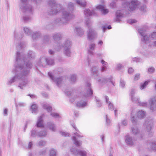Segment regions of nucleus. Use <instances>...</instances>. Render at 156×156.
<instances>
[{
  "mask_svg": "<svg viewBox=\"0 0 156 156\" xmlns=\"http://www.w3.org/2000/svg\"><path fill=\"white\" fill-rule=\"evenodd\" d=\"M27 59H25L26 65L24 66L23 64H21V69L19 72V76H16L18 79H20L21 81L19 84L18 87L21 89L27 86L29 81L27 77V76L29 73V69L32 66V65L29 61L27 62Z\"/></svg>",
  "mask_w": 156,
  "mask_h": 156,
  "instance_id": "nucleus-1",
  "label": "nucleus"
},
{
  "mask_svg": "<svg viewBox=\"0 0 156 156\" xmlns=\"http://www.w3.org/2000/svg\"><path fill=\"white\" fill-rule=\"evenodd\" d=\"M87 91L85 95L81 94H78L77 95L75 96V99L71 98L70 101L73 102L75 100H79L76 103V106L80 107H83L87 105L86 101L87 97H89L93 94V93L92 89L91 87V84L87 83L86 84Z\"/></svg>",
  "mask_w": 156,
  "mask_h": 156,
  "instance_id": "nucleus-2",
  "label": "nucleus"
},
{
  "mask_svg": "<svg viewBox=\"0 0 156 156\" xmlns=\"http://www.w3.org/2000/svg\"><path fill=\"white\" fill-rule=\"evenodd\" d=\"M25 55H23V54L20 53L19 51L17 52L16 57V62L17 64L16 67V73L15 76L11 79L8 82L9 84H10L15 81L17 80V77L16 76H19L20 71L21 69V64H24L25 62Z\"/></svg>",
  "mask_w": 156,
  "mask_h": 156,
  "instance_id": "nucleus-3",
  "label": "nucleus"
},
{
  "mask_svg": "<svg viewBox=\"0 0 156 156\" xmlns=\"http://www.w3.org/2000/svg\"><path fill=\"white\" fill-rule=\"evenodd\" d=\"M140 2L138 0H131L129 3V7L130 11H133L138 8L141 11L145 12L147 10L146 6L145 5H140Z\"/></svg>",
  "mask_w": 156,
  "mask_h": 156,
  "instance_id": "nucleus-4",
  "label": "nucleus"
},
{
  "mask_svg": "<svg viewBox=\"0 0 156 156\" xmlns=\"http://www.w3.org/2000/svg\"><path fill=\"white\" fill-rule=\"evenodd\" d=\"M53 38L55 41H57L55 44L54 47L55 49L57 51H60L62 48V36L60 33H55L53 34Z\"/></svg>",
  "mask_w": 156,
  "mask_h": 156,
  "instance_id": "nucleus-5",
  "label": "nucleus"
},
{
  "mask_svg": "<svg viewBox=\"0 0 156 156\" xmlns=\"http://www.w3.org/2000/svg\"><path fill=\"white\" fill-rule=\"evenodd\" d=\"M72 126L76 131V132L74 133V136H73V141L76 146H80L82 144V142L80 140H77L76 137H77L80 138L83 137V136L82 135L81 133L78 129L74 124L72 125Z\"/></svg>",
  "mask_w": 156,
  "mask_h": 156,
  "instance_id": "nucleus-6",
  "label": "nucleus"
},
{
  "mask_svg": "<svg viewBox=\"0 0 156 156\" xmlns=\"http://www.w3.org/2000/svg\"><path fill=\"white\" fill-rule=\"evenodd\" d=\"M49 5L52 8L50 14L55 15L58 13L62 9L61 6L56 3L55 0H49L48 2Z\"/></svg>",
  "mask_w": 156,
  "mask_h": 156,
  "instance_id": "nucleus-7",
  "label": "nucleus"
},
{
  "mask_svg": "<svg viewBox=\"0 0 156 156\" xmlns=\"http://www.w3.org/2000/svg\"><path fill=\"white\" fill-rule=\"evenodd\" d=\"M127 10V3L126 2L122 3L121 10L117 11L116 15V20L119 21L123 17L125 14H126Z\"/></svg>",
  "mask_w": 156,
  "mask_h": 156,
  "instance_id": "nucleus-8",
  "label": "nucleus"
},
{
  "mask_svg": "<svg viewBox=\"0 0 156 156\" xmlns=\"http://www.w3.org/2000/svg\"><path fill=\"white\" fill-rule=\"evenodd\" d=\"M73 16L72 13L67 12L66 11H62V16L60 20V23L61 24H64L67 22Z\"/></svg>",
  "mask_w": 156,
  "mask_h": 156,
  "instance_id": "nucleus-9",
  "label": "nucleus"
},
{
  "mask_svg": "<svg viewBox=\"0 0 156 156\" xmlns=\"http://www.w3.org/2000/svg\"><path fill=\"white\" fill-rule=\"evenodd\" d=\"M21 2L20 4V8L23 11L28 13H32L33 11L32 7L27 4V0H21Z\"/></svg>",
  "mask_w": 156,
  "mask_h": 156,
  "instance_id": "nucleus-10",
  "label": "nucleus"
},
{
  "mask_svg": "<svg viewBox=\"0 0 156 156\" xmlns=\"http://www.w3.org/2000/svg\"><path fill=\"white\" fill-rule=\"evenodd\" d=\"M146 29L140 28L138 29V33L141 36V40L142 42L146 43H149L150 41L149 37L145 34Z\"/></svg>",
  "mask_w": 156,
  "mask_h": 156,
  "instance_id": "nucleus-11",
  "label": "nucleus"
},
{
  "mask_svg": "<svg viewBox=\"0 0 156 156\" xmlns=\"http://www.w3.org/2000/svg\"><path fill=\"white\" fill-rule=\"evenodd\" d=\"M38 63L39 66H44L47 64L53 65L54 64V61L52 58H46L45 57H42L40 58Z\"/></svg>",
  "mask_w": 156,
  "mask_h": 156,
  "instance_id": "nucleus-12",
  "label": "nucleus"
},
{
  "mask_svg": "<svg viewBox=\"0 0 156 156\" xmlns=\"http://www.w3.org/2000/svg\"><path fill=\"white\" fill-rule=\"evenodd\" d=\"M87 34V37L90 40L96 38L98 37L97 32L92 28H90L88 29Z\"/></svg>",
  "mask_w": 156,
  "mask_h": 156,
  "instance_id": "nucleus-13",
  "label": "nucleus"
},
{
  "mask_svg": "<svg viewBox=\"0 0 156 156\" xmlns=\"http://www.w3.org/2000/svg\"><path fill=\"white\" fill-rule=\"evenodd\" d=\"M48 75L51 79L53 81L58 87L60 86L62 83L63 81L62 77H59L56 78L51 72H49L48 73Z\"/></svg>",
  "mask_w": 156,
  "mask_h": 156,
  "instance_id": "nucleus-14",
  "label": "nucleus"
},
{
  "mask_svg": "<svg viewBox=\"0 0 156 156\" xmlns=\"http://www.w3.org/2000/svg\"><path fill=\"white\" fill-rule=\"evenodd\" d=\"M70 151L71 153L75 155H79L80 156H87V152L85 151L77 149L74 147L71 148Z\"/></svg>",
  "mask_w": 156,
  "mask_h": 156,
  "instance_id": "nucleus-15",
  "label": "nucleus"
},
{
  "mask_svg": "<svg viewBox=\"0 0 156 156\" xmlns=\"http://www.w3.org/2000/svg\"><path fill=\"white\" fill-rule=\"evenodd\" d=\"M96 9L100 10L103 15H106L109 12L108 9L105 8V5H99L95 6Z\"/></svg>",
  "mask_w": 156,
  "mask_h": 156,
  "instance_id": "nucleus-16",
  "label": "nucleus"
},
{
  "mask_svg": "<svg viewBox=\"0 0 156 156\" xmlns=\"http://www.w3.org/2000/svg\"><path fill=\"white\" fill-rule=\"evenodd\" d=\"M150 109L152 111L156 109V97L150 98L149 101Z\"/></svg>",
  "mask_w": 156,
  "mask_h": 156,
  "instance_id": "nucleus-17",
  "label": "nucleus"
},
{
  "mask_svg": "<svg viewBox=\"0 0 156 156\" xmlns=\"http://www.w3.org/2000/svg\"><path fill=\"white\" fill-rule=\"evenodd\" d=\"M84 14L86 17H89L92 16H96L97 15L96 10L95 9H93L90 11L89 9H87L84 11Z\"/></svg>",
  "mask_w": 156,
  "mask_h": 156,
  "instance_id": "nucleus-18",
  "label": "nucleus"
},
{
  "mask_svg": "<svg viewBox=\"0 0 156 156\" xmlns=\"http://www.w3.org/2000/svg\"><path fill=\"white\" fill-rule=\"evenodd\" d=\"M43 115H41L38 118L36 126L38 128H44V121L43 120Z\"/></svg>",
  "mask_w": 156,
  "mask_h": 156,
  "instance_id": "nucleus-19",
  "label": "nucleus"
},
{
  "mask_svg": "<svg viewBox=\"0 0 156 156\" xmlns=\"http://www.w3.org/2000/svg\"><path fill=\"white\" fill-rule=\"evenodd\" d=\"M98 81L100 84H105L108 83H110L113 86H114V83L112 81L111 78H102L99 79Z\"/></svg>",
  "mask_w": 156,
  "mask_h": 156,
  "instance_id": "nucleus-20",
  "label": "nucleus"
},
{
  "mask_svg": "<svg viewBox=\"0 0 156 156\" xmlns=\"http://www.w3.org/2000/svg\"><path fill=\"white\" fill-rule=\"evenodd\" d=\"M135 90L134 89H132L130 92V95L132 101L134 102L138 103H140L139 98L137 97L134 96Z\"/></svg>",
  "mask_w": 156,
  "mask_h": 156,
  "instance_id": "nucleus-21",
  "label": "nucleus"
},
{
  "mask_svg": "<svg viewBox=\"0 0 156 156\" xmlns=\"http://www.w3.org/2000/svg\"><path fill=\"white\" fill-rule=\"evenodd\" d=\"M62 47L65 48H71L72 45V43L71 41L69 39H66L65 40H62Z\"/></svg>",
  "mask_w": 156,
  "mask_h": 156,
  "instance_id": "nucleus-22",
  "label": "nucleus"
},
{
  "mask_svg": "<svg viewBox=\"0 0 156 156\" xmlns=\"http://www.w3.org/2000/svg\"><path fill=\"white\" fill-rule=\"evenodd\" d=\"M74 31L75 33L79 36H81L84 34V31L83 29L79 27H76Z\"/></svg>",
  "mask_w": 156,
  "mask_h": 156,
  "instance_id": "nucleus-23",
  "label": "nucleus"
},
{
  "mask_svg": "<svg viewBox=\"0 0 156 156\" xmlns=\"http://www.w3.org/2000/svg\"><path fill=\"white\" fill-rule=\"evenodd\" d=\"M101 62L102 64V66L101 68V71L102 72L105 71L106 70L108 67V63L103 60H101Z\"/></svg>",
  "mask_w": 156,
  "mask_h": 156,
  "instance_id": "nucleus-24",
  "label": "nucleus"
},
{
  "mask_svg": "<svg viewBox=\"0 0 156 156\" xmlns=\"http://www.w3.org/2000/svg\"><path fill=\"white\" fill-rule=\"evenodd\" d=\"M96 45L95 44L90 43L89 46V49L88 50V53L90 55H93L94 52L93 51L94 50L95 48Z\"/></svg>",
  "mask_w": 156,
  "mask_h": 156,
  "instance_id": "nucleus-25",
  "label": "nucleus"
},
{
  "mask_svg": "<svg viewBox=\"0 0 156 156\" xmlns=\"http://www.w3.org/2000/svg\"><path fill=\"white\" fill-rule=\"evenodd\" d=\"M42 105L43 108L45 109L48 112H51L52 110V107L49 104L46 102L43 103Z\"/></svg>",
  "mask_w": 156,
  "mask_h": 156,
  "instance_id": "nucleus-26",
  "label": "nucleus"
},
{
  "mask_svg": "<svg viewBox=\"0 0 156 156\" xmlns=\"http://www.w3.org/2000/svg\"><path fill=\"white\" fill-rule=\"evenodd\" d=\"M30 110L32 113L35 114L38 112V106L34 103L32 104L30 108Z\"/></svg>",
  "mask_w": 156,
  "mask_h": 156,
  "instance_id": "nucleus-27",
  "label": "nucleus"
},
{
  "mask_svg": "<svg viewBox=\"0 0 156 156\" xmlns=\"http://www.w3.org/2000/svg\"><path fill=\"white\" fill-rule=\"evenodd\" d=\"M76 3L81 7H85L87 5V2L85 0H76Z\"/></svg>",
  "mask_w": 156,
  "mask_h": 156,
  "instance_id": "nucleus-28",
  "label": "nucleus"
},
{
  "mask_svg": "<svg viewBox=\"0 0 156 156\" xmlns=\"http://www.w3.org/2000/svg\"><path fill=\"white\" fill-rule=\"evenodd\" d=\"M63 53L66 56L68 57H70L71 55V48H64Z\"/></svg>",
  "mask_w": 156,
  "mask_h": 156,
  "instance_id": "nucleus-29",
  "label": "nucleus"
},
{
  "mask_svg": "<svg viewBox=\"0 0 156 156\" xmlns=\"http://www.w3.org/2000/svg\"><path fill=\"white\" fill-rule=\"evenodd\" d=\"M91 73L92 75L94 76H97L98 75V68L96 66H93L91 68Z\"/></svg>",
  "mask_w": 156,
  "mask_h": 156,
  "instance_id": "nucleus-30",
  "label": "nucleus"
},
{
  "mask_svg": "<svg viewBox=\"0 0 156 156\" xmlns=\"http://www.w3.org/2000/svg\"><path fill=\"white\" fill-rule=\"evenodd\" d=\"M145 112L144 111L140 110L137 113V116L138 118L142 119L145 117Z\"/></svg>",
  "mask_w": 156,
  "mask_h": 156,
  "instance_id": "nucleus-31",
  "label": "nucleus"
},
{
  "mask_svg": "<svg viewBox=\"0 0 156 156\" xmlns=\"http://www.w3.org/2000/svg\"><path fill=\"white\" fill-rule=\"evenodd\" d=\"M105 99L106 100V102L107 104H108V108L109 109L111 110H113V106L112 104L108 100V98L107 96H105Z\"/></svg>",
  "mask_w": 156,
  "mask_h": 156,
  "instance_id": "nucleus-32",
  "label": "nucleus"
},
{
  "mask_svg": "<svg viewBox=\"0 0 156 156\" xmlns=\"http://www.w3.org/2000/svg\"><path fill=\"white\" fill-rule=\"evenodd\" d=\"M48 127L49 129L53 131H55L56 130V128L55 125L51 122H48L47 123Z\"/></svg>",
  "mask_w": 156,
  "mask_h": 156,
  "instance_id": "nucleus-33",
  "label": "nucleus"
},
{
  "mask_svg": "<svg viewBox=\"0 0 156 156\" xmlns=\"http://www.w3.org/2000/svg\"><path fill=\"white\" fill-rule=\"evenodd\" d=\"M47 135V131L45 130H43L38 132L37 136L38 137H45Z\"/></svg>",
  "mask_w": 156,
  "mask_h": 156,
  "instance_id": "nucleus-34",
  "label": "nucleus"
},
{
  "mask_svg": "<svg viewBox=\"0 0 156 156\" xmlns=\"http://www.w3.org/2000/svg\"><path fill=\"white\" fill-rule=\"evenodd\" d=\"M40 36V34L37 32H34L33 33L32 35V39L35 40L38 38Z\"/></svg>",
  "mask_w": 156,
  "mask_h": 156,
  "instance_id": "nucleus-35",
  "label": "nucleus"
},
{
  "mask_svg": "<svg viewBox=\"0 0 156 156\" xmlns=\"http://www.w3.org/2000/svg\"><path fill=\"white\" fill-rule=\"evenodd\" d=\"M150 82V80H148L145 81L143 83H141L140 85V89L141 90H143L145 88Z\"/></svg>",
  "mask_w": 156,
  "mask_h": 156,
  "instance_id": "nucleus-36",
  "label": "nucleus"
},
{
  "mask_svg": "<svg viewBox=\"0 0 156 156\" xmlns=\"http://www.w3.org/2000/svg\"><path fill=\"white\" fill-rule=\"evenodd\" d=\"M57 151L56 149L52 148L49 151V156H56Z\"/></svg>",
  "mask_w": 156,
  "mask_h": 156,
  "instance_id": "nucleus-37",
  "label": "nucleus"
},
{
  "mask_svg": "<svg viewBox=\"0 0 156 156\" xmlns=\"http://www.w3.org/2000/svg\"><path fill=\"white\" fill-rule=\"evenodd\" d=\"M147 123V126L146 128H147V131H149L150 130H151V122L150 121H149L148 122L147 121H146L145 122V123H144V126H145L146 125V124Z\"/></svg>",
  "mask_w": 156,
  "mask_h": 156,
  "instance_id": "nucleus-38",
  "label": "nucleus"
},
{
  "mask_svg": "<svg viewBox=\"0 0 156 156\" xmlns=\"http://www.w3.org/2000/svg\"><path fill=\"white\" fill-rule=\"evenodd\" d=\"M23 30L25 33L27 35H30V34L31 30L28 27H24L23 28Z\"/></svg>",
  "mask_w": 156,
  "mask_h": 156,
  "instance_id": "nucleus-39",
  "label": "nucleus"
},
{
  "mask_svg": "<svg viewBox=\"0 0 156 156\" xmlns=\"http://www.w3.org/2000/svg\"><path fill=\"white\" fill-rule=\"evenodd\" d=\"M77 80V76L76 75L73 74L71 75L70 77V81L72 83L76 82Z\"/></svg>",
  "mask_w": 156,
  "mask_h": 156,
  "instance_id": "nucleus-40",
  "label": "nucleus"
},
{
  "mask_svg": "<svg viewBox=\"0 0 156 156\" xmlns=\"http://www.w3.org/2000/svg\"><path fill=\"white\" fill-rule=\"evenodd\" d=\"M85 24L87 27L88 29L91 27L92 23L91 21L89 20H87L85 22Z\"/></svg>",
  "mask_w": 156,
  "mask_h": 156,
  "instance_id": "nucleus-41",
  "label": "nucleus"
},
{
  "mask_svg": "<svg viewBox=\"0 0 156 156\" xmlns=\"http://www.w3.org/2000/svg\"><path fill=\"white\" fill-rule=\"evenodd\" d=\"M38 132H37L36 130L34 129L32 130L31 133V136L33 137H35L37 136V133Z\"/></svg>",
  "mask_w": 156,
  "mask_h": 156,
  "instance_id": "nucleus-42",
  "label": "nucleus"
},
{
  "mask_svg": "<svg viewBox=\"0 0 156 156\" xmlns=\"http://www.w3.org/2000/svg\"><path fill=\"white\" fill-rule=\"evenodd\" d=\"M51 116L55 118H59L60 117V115L57 113L55 112H51L50 114Z\"/></svg>",
  "mask_w": 156,
  "mask_h": 156,
  "instance_id": "nucleus-43",
  "label": "nucleus"
},
{
  "mask_svg": "<svg viewBox=\"0 0 156 156\" xmlns=\"http://www.w3.org/2000/svg\"><path fill=\"white\" fill-rule=\"evenodd\" d=\"M16 107H24L25 105V104L22 102H19L16 104Z\"/></svg>",
  "mask_w": 156,
  "mask_h": 156,
  "instance_id": "nucleus-44",
  "label": "nucleus"
},
{
  "mask_svg": "<svg viewBox=\"0 0 156 156\" xmlns=\"http://www.w3.org/2000/svg\"><path fill=\"white\" fill-rule=\"evenodd\" d=\"M68 9L70 10H72L74 9V4L72 2H69L67 6Z\"/></svg>",
  "mask_w": 156,
  "mask_h": 156,
  "instance_id": "nucleus-45",
  "label": "nucleus"
},
{
  "mask_svg": "<svg viewBox=\"0 0 156 156\" xmlns=\"http://www.w3.org/2000/svg\"><path fill=\"white\" fill-rule=\"evenodd\" d=\"M127 145L129 144L130 145H132L133 143V140L131 138L129 137L128 136V135H127Z\"/></svg>",
  "mask_w": 156,
  "mask_h": 156,
  "instance_id": "nucleus-46",
  "label": "nucleus"
},
{
  "mask_svg": "<svg viewBox=\"0 0 156 156\" xmlns=\"http://www.w3.org/2000/svg\"><path fill=\"white\" fill-rule=\"evenodd\" d=\"M46 142L45 141L41 140L38 143V145L39 146H43L45 145Z\"/></svg>",
  "mask_w": 156,
  "mask_h": 156,
  "instance_id": "nucleus-47",
  "label": "nucleus"
},
{
  "mask_svg": "<svg viewBox=\"0 0 156 156\" xmlns=\"http://www.w3.org/2000/svg\"><path fill=\"white\" fill-rule=\"evenodd\" d=\"M151 147L153 149L156 151V142L154 141L150 143Z\"/></svg>",
  "mask_w": 156,
  "mask_h": 156,
  "instance_id": "nucleus-48",
  "label": "nucleus"
},
{
  "mask_svg": "<svg viewBox=\"0 0 156 156\" xmlns=\"http://www.w3.org/2000/svg\"><path fill=\"white\" fill-rule=\"evenodd\" d=\"M132 132L135 135L139 133V131L137 128L136 127H133L132 128Z\"/></svg>",
  "mask_w": 156,
  "mask_h": 156,
  "instance_id": "nucleus-49",
  "label": "nucleus"
},
{
  "mask_svg": "<svg viewBox=\"0 0 156 156\" xmlns=\"http://www.w3.org/2000/svg\"><path fill=\"white\" fill-rule=\"evenodd\" d=\"M110 6L112 9L115 8L116 7V3L114 1L110 3Z\"/></svg>",
  "mask_w": 156,
  "mask_h": 156,
  "instance_id": "nucleus-50",
  "label": "nucleus"
},
{
  "mask_svg": "<svg viewBox=\"0 0 156 156\" xmlns=\"http://www.w3.org/2000/svg\"><path fill=\"white\" fill-rule=\"evenodd\" d=\"M60 134L62 136H68L69 135V133L64 131H60Z\"/></svg>",
  "mask_w": 156,
  "mask_h": 156,
  "instance_id": "nucleus-51",
  "label": "nucleus"
},
{
  "mask_svg": "<svg viewBox=\"0 0 156 156\" xmlns=\"http://www.w3.org/2000/svg\"><path fill=\"white\" fill-rule=\"evenodd\" d=\"M155 70V69L154 67H151L148 68V72L149 73H153Z\"/></svg>",
  "mask_w": 156,
  "mask_h": 156,
  "instance_id": "nucleus-52",
  "label": "nucleus"
},
{
  "mask_svg": "<svg viewBox=\"0 0 156 156\" xmlns=\"http://www.w3.org/2000/svg\"><path fill=\"white\" fill-rule=\"evenodd\" d=\"M151 37L153 39H156V32H154L151 33Z\"/></svg>",
  "mask_w": 156,
  "mask_h": 156,
  "instance_id": "nucleus-53",
  "label": "nucleus"
},
{
  "mask_svg": "<svg viewBox=\"0 0 156 156\" xmlns=\"http://www.w3.org/2000/svg\"><path fill=\"white\" fill-rule=\"evenodd\" d=\"M131 120L133 123L134 124H135L137 122V120L136 118H135L134 116H132V117L131 118Z\"/></svg>",
  "mask_w": 156,
  "mask_h": 156,
  "instance_id": "nucleus-54",
  "label": "nucleus"
},
{
  "mask_svg": "<svg viewBox=\"0 0 156 156\" xmlns=\"http://www.w3.org/2000/svg\"><path fill=\"white\" fill-rule=\"evenodd\" d=\"M105 119L106 120L107 125L108 126L111 123L110 119L107 115H106Z\"/></svg>",
  "mask_w": 156,
  "mask_h": 156,
  "instance_id": "nucleus-55",
  "label": "nucleus"
},
{
  "mask_svg": "<svg viewBox=\"0 0 156 156\" xmlns=\"http://www.w3.org/2000/svg\"><path fill=\"white\" fill-rule=\"evenodd\" d=\"M141 60V59L139 58L135 57L133 58V61L136 62H140Z\"/></svg>",
  "mask_w": 156,
  "mask_h": 156,
  "instance_id": "nucleus-56",
  "label": "nucleus"
},
{
  "mask_svg": "<svg viewBox=\"0 0 156 156\" xmlns=\"http://www.w3.org/2000/svg\"><path fill=\"white\" fill-rule=\"evenodd\" d=\"M136 22V20L135 19H129L127 20V23H128L130 24L135 23Z\"/></svg>",
  "mask_w": 156,
  "mask_h": 156,
  "instance_id": "nucleus-57",
  "label": "nucleus"
},
{
  "mask_svg": "<svg viewBox=\"0 0 156 156\" xmlns=\"http://www.w3.org/2000/svg\"><path fill=\"white\" fill-rule=\"evenodd\" d=\"M31 18L29 16H24L23 17V19L25 22H27L30 20Z\"/></svg>",
  "mask_w": 156,
  "mask_h": 156,
  "instance_id": "nucleus-58",
  "label": "nucleus"
},
{
  "mask_svg": "<svg viewBox=\"0 0 156 156\" xmlns=\"http://www.w3.org/2000/svg\"><path fill=\"white\" fill-rule=\"evenodd\" d=\"M123 67V66L120 64H118L117 65L116 69L118 70L121 69Z\"/></svg>",
  "mask_w": 156,
  "mask_h": 156,
  "instance_id": "nucleus-59",
  "label": "nucleus"
},
{
  "mask_svg": "<svg viewBox=\"0 0 156 156\" xmlns=\"http://www.w3.org/2000/svg\"><path fill=\"white\" fill-rule=\"evenodd\" d=\"M139 105L140 106H143V107H145L147 106V102H140V103H139Z\"/></svg>",
  "mask_w": 156,
  "mask_h": 156,
  "instance_id": "nucleus-60",
  "label": "nucleus"
},
{
  "mask_svg": "<svg viewBox=\"0 0 156 156\" xmlns=\"http://www.w3.org/2000/svg\"><path fill=\"white\" fill-rule=\"evenodd\" d=\"M140 74L139 73L136 74L134 78V80H137L140 79Z\"/></svg>",
  "mask_w": 156,
  "mask_h": 156,
  "instance_id": "nucleus-61",
  "label": "nucleus"
},
{
  "mask_svg": "<svg viewBox=\"0 0 156 156\" xmlns=\"http://www.w3.org/2000/svg\"><path fill=\"white\" fill-rule=\"evenodd\" d=\"M46 151H47V150H46V149H43L41 151L39 152V154L40 155H44L46 153Z\"/></svg>",
  "mask_w": 156,
  "mask_h": 156,
  "instance_id": "nucleus-62",
  "label": "nucleus"
},
{
  "mask_svg": "<svg viewBox=\"0 0 156 156\" xmlns=\"http://www.w3.org/2000/svg\"><path fill=\"white\" fill-rule=\"evenodd\" d=\"M44 42L46 43L48 42L49 40V37L48 36L46 35L44 36Z\"/></svg>",
  "mask_w": 156,
  "mask_h": 156,
  "instance_id": "nucleus-63",
  "label": "nucleus"
},
{
  "mask_svg": "<svg viewBox=\"0 0 156 156\" xmlns=\"http://www.w3.org/2000/svg\"><path fill=\"white\" fill-rule=\"evenodd\" d=\"M3 114L5 116H6L8 115V110L7 108H5L3 110Z\"/></svg>",
  "mask_w": 156,
  "mask_h": 156,
  "instance_id": "nucleus-64",
  "label": "nucleus"
}]
</instances>
